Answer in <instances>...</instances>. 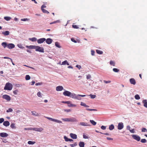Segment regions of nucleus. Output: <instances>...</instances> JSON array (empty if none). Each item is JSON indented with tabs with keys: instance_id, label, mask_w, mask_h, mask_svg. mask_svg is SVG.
Listing matches in <instances>:
<instances>
[{
	"instance_id": "1",
	"label": "nucleus",
	"mask_w": 147,
	"mask_h": 147,
	"mask_svg": "<svg viewBox=\"0 0 147 147\" xmlns=\"http://www.w3.org/2000/svg\"><path fill=\"white\" fill-rule=\"evenodd\" d=\"M13 86L9 82L7 83L4 87V90H12Z\"/></svg>"
},
{
	"instance_id": "2",
	"label": "nucleus",
	"mask_w": 147,
	"mask_h": 147,
	"mask_svg": "<svg viewBox=\"0 0 147 147\" xmlns=\"http://www.w3.org/2000/svg\"><path fill=\"white\" fill-rule=\"evenodd\" d=\"M44 117L47 119L53 122H55L59 123H62L61 121L56 119H53L52 118L47 117L46 116H44Z\"/></svg>"
},
{
	"instance_id": "3",
	"label": "nucleus",
	"mask_w": 147,
	"mask_h": 147,
	"mask_svg": "<svg viewBox=\"0 0 147 147\" xmlns=\"http://www.w3.org/2000/svg\"><path fill=\"white\" fill-rule=\"evenodd\" d=\"M35 50L36 51H39L42 53L44 52V49L42 47H40L39 46H36Z\"/></svg>"
},
{
	"instance_id": "4",
	"label": "nucleus",
	"mask_w": 147,
	"mask_h": 147,
	"mask_svg": "<svg viewBox=\"0 0 147 147\" xmlns=\"http://www.w3.org/2000/svg\"><path fill=\"white\" fill-rule=\"evenodd\" d=\"M2 98L3 99L6 100L7 101H10L11 100L10 97L7 94L3 95L2 96Z\"/></svg>"
},
{
	"instance_id": "5",
	"label": "nucleus",
	"mask_w": 147,
	"mask_h": 147,
	"mask_svg": "<svg viewBox=\"0 0 147 147\" xmlns=\"http://www.w3.org/2000/svg\"><path fill=\"white\" fill-rule=\"evenodd\" d=\"M124 127L123 123L122 122H120L118 123L117 128L119 130L122 129Z\"/></svg>"
},
{
	"instance_id": "6",
	"label": "nucleus",
	"mask_w": 147,
	"mask_h": 147,
	"mask_svg": "<svg viewBox=\"0 0 147 147\" xmlns=\"http://www.w3.org/2000/svg\"><path fill=\"white\" fill-rule=\"evenodd\" d=\"M132 138L135 140H136L138 141L140 140V136L137 135H132Z\"/></svg>"
},
{
	"instance_id": "7",
	"label": "nucleus",
	"mask_w": 147,
	"mask_h": 147,
	"mask_svg": "<svg viewBox=\"0 0 147 147\" xmlns=\"http://www.w3.org/2000/svg\"><path fill=\"white\" fill-rule=\"evenodd\" d=\"M71 92L68 91H65L63 92V94L65 96L69 97L70 96Z\"/></svg>"
},
{
	"instance_id": "8",
	"label": "nucleus",
	"mask_w": 147,
	"mask_h": 147,
	"mask_svg": "<svg viewBox=\"0 0 147 147\" xmlns=\"http://www.w3.org/2000/svg\"><path fill=\"white\" fill-rule=\"evenodd\" d=\"M45 40H46V39L45 38H40L37 40V42L38 44H41Z\"/></svg>"
},
{
	"instance_id": "9",
	"label": "nucleus",
	"mask_w": 147,
	"mask_h": 147,
	"mask_svg": "<svg viewBox=\"0 0 147 147\" xmlns=\"http://www.w3.org/2000/svg\"><path fill=\"white\" fill-rule=\"evenodd\" d=\"M86 95H80V94H78L76 96V97H75V99L78 100H80L81 99V98L80 97V96L81 97H84Z\"/></svg>"
},
{
	"instance_id": "10",
	"label": "nucleus",
	"mask_w": 147,
	"mask_h": 147,
	"mask_svg": "<svg viewBox=\"0 0 147 147\" xmlns=\"http://www.w3.org/2000/svg\"><path fill=\"white\" fill-rule=\"evenodd\" d=\"M63 89V87L62 86H58L56 87V90L57 91H61Z\"/></svg>"
},
{
	"instance_id": "11",
	"label": "nucleus",
	"mask_w": 147,
	"mask_h": 147,
	"mask_svg": "<svg viewBox=\"0 0 147 147\" xmlns=\"http://www.w3.org/2000/svg\"><path fill=\"white\" fill-rule=\"evenodd\" d=\"M47 43L48 44H51L53 42V40L50 38H48L45 40Z\"/></svg>"
},
{
	"instance_id": "12",
	"label": "nucleus",
	"mask_w": 147,
	"mask_h": 147,
	"mask_svg": "<svg viewBox=\"0 0 147 147\" xmlns=\"http://www.w3.org/2000/svg\"><path fill=\"white\" fill-rule=\"evenodd\" d=\"M8 135L6 133L2 132L0 133V136L2 137H7Z\"/></svg>"
},
{
	"instance_id": "13",
	"label": "nucleus",
	"mask_w": 147,
	"mask_h": 147,
	"mask_svg": "<svg viewBox=\"0 0 147 147\" xmlns=\"http://www.w3.org/2000/svg\"><path fill=\"white\" fill-rule=\"evenodd\" d=\"M129 82L131 84L134 85H135L136 84V81L134 78H132L130 79Z\"/></svg>"
},
{
	"instance_id": "14",
	"label": "nucleus",
	"mask_w": 147,
	"mask_h": 147,
	"mask_svg": "<svg viewBox=\"0 0 147 147\" xmlns=\"http://www.w3.org/2000/svg\"><path fill=\"white\" fill-rule=\"evenodd\" d=\"M7 47L9 49H12L15 47V45L13 44H9L7 45Z\"/></svg>"
},
{
	"instance_id": "15",
	"label": "nucleus",
	"mask_w": 147,
	"mask_h": 147,
	"mask_svg": "<svg viewBox=\"0 0 147 147\" xmlns=\"http://www.w3.org/2000/svg\"><path fill=\"white\" fill-rule=\"evenodd\" d=\"M70 136L73 139H76L77 138V136L75 134L71 133L70 134Z\"/></svg>"
},
{
	"instance_id": "16",
	"label": "nucleus",
	"mask_w": 147,
	"mask_h": 147,
	"mask_svg": "<svg viewBox=\"0 0 147 147\" xmlns=\"http://www.w3.org/2000/svg\"><path fill=\"white\" fill-rule=\"evenodd\" d=\"M35 131L40 132L43 130V129L41 127L39 128H35Z\"/></svg>"
},
{
	"instance_id": "17",
	"label": "nucleus",
	"mask_w": 147,
	"mask_h": 147,
	"mask_svg": "<svg viewBox=\"0 0 147 147\" xmlns=\"http://www.w3.org/2000/svg\"><path fill=\"white\" fill-rule=\"evenodd\" d=\"M36 46L35 45H30L29 46H26V47L30 49H35Z\"/></svg>"
},
{
	"instance_id": "18",
	"label": "nucleus",
	"mask_w": 147,
	"mask_h": 147,
	"mask_svg": "<svg viewBox=\"0 0 147 147\" xmlns=\"http://www.w3.org/2000/svg\"><path fill=\"white\" fill-rule=\"evenodd\" d=\"M9 122L8 121H5L3 123V125L6 127L9 126Z\"/></svg>"
},
{
	"instance_id": "19",
	"label": "nucleus",
	"mask_w": 147,
	"mask_h": 147,
	"mask_svg": "<svg viewBox=\"0 0 147 147\" xmlns=\"http://www.w3.org/2000/svg\"><path fill=\"white\" fill-rule=\"evenodd\" d=\"M64 138L66 142H71L73 141V140L71 139L68 138L66 136H65L64 137Z\"/></svg>"
},
{
	"instance_id": "20",
	"label": "nucleus",
	"mask_w": 147,
	"mask_h": 147,
	"mask_svg": "<svg viewBox=\"0 0 147 147\" xmlns=\"http://www.w3.org/2000/svg\"><path fill=\"white\" fill-rule=\"evenodd\" d=\"M10 32L8 31H7L5 32H2V34L4 36H6L9 35V34Z\"/></svg>"
},
{
	"instance_id": "21",
	"label": "nucleus",
	"mask_w": 147,
	"mask_h": 147,
	"mask_svg": "<svg viewBox=\"0 0 147 147\" xmlns=\"http://www.w3.org/2000/svg\"><path fill=\"white\" fill-rule=\"evenodd\" d=\"M80 147H84L85 145L84 143L83 142H80L79 144Z\"/></svg>"
},
{
	"instance_id": "22",
	"label": "nucleus",
	"mask_w": 147,
	"mask_h": 147,
	"mask_svg": "<svg viewBox=\"0 0 147 147\" xmlns=\"http://www.w3.org/2000/svg\"><path fill=\"white\" fill-rule=\"evenodd\" d=\"M76 95L75 94L72 93L71 92L70 96L69 97L75 99L76 98L75 97H76Z\"/></svg>"
},
{
	"instance_id": "23",
	"label": "nucleus",
	"mask_w": 147,
	"mask_h": 147,
	"mask_svg": "<svg viewBox=\"0 0 147 147\" xmlns=\"http://www.w3.org/2000/svg\"><path fill=\"white\" fill-rule=\"evenodd\" d=\"M70 121L76 122L77 121V120L76 118L73 117L72 118H70Z\"/></svg>"
},
{
	"instance_id": "24",
	"label": "nucleus",
	"mask_w": 147,
	"mask_h": 147,
	"mask_svg": "<svg viewBox=\"0 0 147 147\" xmlns=\"http://www.w3.org/2000/svg\"><path fill=\"white\" fill-rule=\"evenodd\" d=\"M69 65V63L67 60H65L64 61H63L61 65Z\"/></svg>"
},
{
	"instance_id": "25",
	"label": "nucleus",
	"mask_w": 147,
	"mask_h": 147,
	"mask_svg": "<svg viewBox=\"0 0 147 147\" xmlns=\"http://www.w3.org/2000/svg\"><path fill=\"white\" fill-rule=\"evenodd\" d=\"M80 105L84 107H88L89 106L83 102H81Z\"/></svg>"
},
{
	"instance_id": "26",
	"label": "nucleus",
	"mask_w": 147,
	"mask_h": 147,
	"mask_svg": "<svg viewBox=\"0 0 147 147\" xmlns=\"http://www.w3.org/2000/svg\"><path fill=\"white\" fill-rule=\"evenodd\" d=\"M142 102L144 103V106L146 108H147V102H146V100H143Z\"/></svg>"
},
{
	"instance_id": "27",
	"label": "nucleus",
	"mask_w": 147,
	"mask_h": 147,
	"mask_svg": "<svg viewBox=\"0 0 147 147\" xmlns=\"http://www.w3.org/2000/svg\"><path fill=\"white\" fill-rule=\"evenodd\" d=\"M1 45L4 48H5L6 47H7V45L5 42H3L1 43Z\"/></svg>"
},
{
	"instance_id": "28",
	"label": "nucleus",
	"mask_w": 147,
	"mask_h": 147,
	"mask_svg": "<svg viewBox=\"0 0 147 147\" xmlns=\"http://www.w3.org/2000/svg\"><path fill=\"white\" fill-rule=\"evenodd\" d=\"M114 128V126L113 124H111L109 126V129L110 130H113Z\"/></svg>"
},
{
	"instance_id": "29",
	"label": "nucleus",
	"mask_w": 147,
	"mask_h": 147,
	"mask_svg": "<svg viewBox=\"0 0 147 147\" xmlns=\"http://www.w3.org/2000/svg\"><path fill=\"white\" fill-rule=\"evenodd\" d=\"M29 40H31L32 42H35L36 40L37 39L36 38L33 37L31 38H29Z\"/></svg>"
},
{
	"instance_id": "30",
	"label": "nucleus",
	"mask_w": 147,
	"mask_h": 147,
	"mask_svg": "<svg viewBox=\"0 0 147 147\" xmlns=\"http://www.w3.org/2000/svg\"><path fill=\"white\" fill-rule=\"evenodd\" d=\"M4 19L6 21H8L10 20L11 19V18L9 17L5 16L4 17Z\"/></svg>"
},
{
	"instance_id": "31",
	"label": "nucleus",
	"mask_w": 147,
	"mask_h": 147,
	"mask_svg": "<svg viewBox=\"0 0 147 147\" xmlns=\"http://www.w3.org/2000/svg\"><path fill=\"white\" fill-rule=\"evenodd\" d=\"M41 9L42 10V12L44 13H49V11H48L47 10H45V9H44V8H41Z\"/></svg>"
},
{
	"instance_id": "32",
	"label": "nucleus",
	"mask_w": 147,
	"mask_h": 147,
	"mask_svg": "<svg viewBox=\"0 0 147 147\" xmlns=\"http://www.w3.org/2000/svg\"><path fill=\"white\" fill-rule=\"evenodd\" d=\"M80 125L82 126H88L87 123L85 122H80Z\"/></svg>"
},
{
	"instance_id": "33",
	"label": "nucleus",
	"mask_w": 147,
	"mask_h": 147,
	"mask_svg": "<svg viewBox=\"0 0 147 147\" xmlns=\"http://www.w3.org/2000/svg\"><path fill=\"white\" fill-rule=\"evenodd\" d=\"M90 121L94 125H95L96 124V123L93 120H90Z\"/></svg>"
},
{
	"instance_id": "34",
	"label": "nucleus",
	"mask_w": 147,
	"mask_h": 147,
	"mask_svg": "<svg viewBox=\"0 0 147 147\" xmlns=\"http://www.w3.org/2000/svg\"><path fill=\"white\" fill-rule=\"evenodd\" d=\"M62 120L65 121H70V118L62 119Z\"/></svg>"
},
{
	"instance_id": "35",
	"label": "nucleus",
	"mask_w": 147,
	"mask_h": 147,
	"mask_svg": "<svg viewBox=\"0 0 147 147\" xmlns=\"http://www.w3.org/2000/svg\"><path fill=\"white\" fill-rule=\"evenodd\" d=\"M110 64L111 65H113V66H115V63L114 61L111 60L110 62Z\"/></svg>"
},
{
	"instance_id": "36",
	"label": "nucleus",
	"mask_w": 147,
	"mask_h": 147,
	"mask_svg": "<svg viewBox=\"0 0 147 147\" xmlns=\"http://www.w3.org/2000/svg\"><path fill=\"white\" fill-rule=\"evenodd\" d=\"M55 45L56 47L59 48H60L61 47L59 43L58 42H56L55 43Z\"/></svg>"
},
{
	"instance_id": "37",
	"label": "nucleus",
	"mask_w": 147,
	"mask_h": 147,
	"mask_svg": "<svg viewBox=\"0 0 147 147\" xmlns=\"http://www.w3.org/2000/svg\"><path fill=\"white\" fill-rule=\"evenodd\" d=\"M68 106L69 107H76V105L75 104H71L70 102V103L69 104Z\"/></svg>"
},
{
	"instance_id": "38",
	"label": "nucleus",
	"mask_w": 147,
	"mask_h": 147,
	"mask_svg": "<svg viewBox=\"0 0 147 147\" xmlns=\"http://www.w3.org/2000/svg\"><path fill=\"white\" fill-rule=\"evenodd\" d=\"M30 79V77L29 75H26L25 77V79L26 80H28Z\"/></svg>"
},
{
	"instance_id": "39",
	"label": "nucleus",
	"mask_w": 147,
	"mask_h": 147,
	"mask_svg": "<svg viewBox=\"0 0 147 147\" xmlns=\"http://www.w3.org/2000/svg\"><path fill=\"white\" fill-rule=\"evenodd\" d=\"M35 143V142L32 141H29L28 142V144H33Z\"/></svg>"
},
{
	"instance_id": "40",
	"label": "nucleus",
	"mask_w": 147,
	"mask_h": 147,
	"mask_svg": "<svg viewBox=\"0 0 147 147\" xmlns=\"http://www.w3.org/2000/svg\"><path fill=\"white\" fill-rule=\"evenodd\" d=\"M113 71L115 72H118L119 71V70L117 68H114L113 69Z\"/></svg>"
},
{
	"instance_id": "41",
	"label": "nucleus",
	"mask_w": 147,
	"mask_h": 147,
	"mask_svg": "<svg viewBox=\"0 0 147 147\" xmlns=\"http://www.w3.org/2000/svg\"><path fill=\"white\" fill-rule=\"evenodd\" d=\"M10 127L12 129H16V127L15 126V123H12L10 125Z\"/></svg>"
},
{
	"instance_id": "42",
	"label": "nucleus",
	"mask_w": 147,
	"mask_h": 147,
	"mask_svg": "<svg viewBox=\"0 0 147 147\" xmlns=\"http://www.w3.org/2000/svg\"><path fill=\"white\" fill-rule=\"evenodd\" d=\"M96 52L97 53L100 54H102L103 53V52L102 51L98 50H96Z\"/></svg>"
},
{
	"instance_id": "43",
	"label": "nucleus",
	"mask_w": 147,
	"mask_h": 147,
	"mask_svg": "<svg viewBox=\"0 0 147 147\" xmlns=\"http://www.w3.org/2000/svg\"><path fill=\"white\" fill-rule=\"evenodd\" d=\"M135 98L136 99L139 100L140 98L138 94H136L135 96Z\"/></svg>"
},
{
	"instance_id": "44",
	"label": "nucleus",
	"mask_w": 147,
	"mask_h": 147,
	"mask_svg": "<svg viewBox=\"0 0 147 147\" xmlns=\"http://www.w3.org/2000/svg\"><path fill=\"white\" fill-rule=\"evenodd\" d=\"M86 110L88 111H97V110L94 109H90L88 108L86 109Z\"/></svg>"
},
{
	"instance_id": "45",
	"label": "nucleus",
	"mask_w": 147,
	"mask_h": 147,
	"mask_svg": "<svg viewBox=\"0 0 147 147\" xmlns=\"http://www.w3.org/2000/svg\"><path fill=\"white\" fill-rule=\"evenodd\" d=\"M77 145V144L76 142H75V143H74V144H70V146L71 147H74L75 146H76Z\"/></svg>"
},
{
	"instance_id": "46",
	"label": "nucleus",
	"mask_w": 147,
	"mask_h": 147,
	"mask_svg": "<svg viewBox=\"0 0 147 147\" xmlns=\"http://www.w3.org/2000/svg\"><path fill=\"white\" fill-rule=\"evenodd\" d=\"M147 141L146 139H141V142L143 143H145Z\"/></svg>"
},
{
	"instance_id": "47",
	"label": "nucleus",
	"mask_w": 147,
	"mask_h": 147,
	"mask_svg": "<svg viewBox=\"0 0 147 147\" xmlns=\"http://www.w3.org/2000/svg\"><path fill=\"white\" fill-rule=\"evenodd\" d=\"M31 113H32V115H35L36 116H38L39 114L38 113L36 114V113L35 112L32 111Z\"/></svg>"
},
{
	"instance_id": "48",
	"label": "nucleus",
	"mask_w": 147,
	"mask_h": 147,
	"mask_svg": "<svg viewBox=\"0 0 147 147\" xmlns=\"http://www.w3.org/2000/svg\"><path fill=\"white\" fill-rule=\"evenodd\" d=\"M72 27L74 28L75 29H78V28H79L78 26L75 25H73L72 26Z\"/></svg>"
},
{
	"instance_id": "49",
	"label": "nucleus",
	"mask_w": 147,
	"mask_h": 147,
	"mask_svg": "<svg viewBox=\"0 0 147 147\" xmlns=\"http://www.w3.org/2000/svg\"><path fill=\"white\" fill-rule=\"evenodd\" d=\"M90 96L91 97V98L92 99L95 98L96 96L95 95H93L92 94H90Z\"/></svg>"
},
{
	"instance_id": "50",
	"label": "nucleus",
	"mask_w": 147,
	"mask_h": 147,
	"mask_svg": "<svg viewBox=\"0 0 147 147\" xmlns=\"http://www.w3.org/2000/svg\"><path fill=\"white\" fill-rule=\"evenodd\" d=\"M13 111V109L11 108H9L8 110H7L6 112H12Z\"/></svg>"
},
{
	"instance_id": "51",
	"label": "nucleus",
	"mask_w": 147,
	"mask_h": 147,
	"mask_svg": "<svg viewBox=\"0 0 147 147\" xmlns=\"http://www.w3.org/2000/svg\"><path fill=\"white\" fill-rule=\"evenodd\" d=\"M142 132H147V129L144 128H143L142 129Z\"/></svg>"
},
{
	"instance_id": "52",
	"label": "nucleus",
	"mask_w": 147,
	"mask_h": 147,
	"mask_svg": "<svg viewBox=\"0 0 147 147\" xmlns=\"http://www.w3.org/2000/svg\"><path fill=\"white\" fill-rule=\"evenodd\" d=\"M83 138L84 139H88L89 138L88 136L86 135H85V134H83Z\"/></svg>"
},
{
	"instance_id": "53",
	"label": "nucleus",
	"mask_w": 147,
	"mask_h": 147,
	"mask_svg": "<svg viewBox=\"0 0 147 147\" xmlns=\"http://www.w3.org/2000/svg\"><path fill=\"white\" fill-rule=\"evenodd\" d=\"M91 76L90 75L88 74L86 76V78L87 79H90L91 78Z\"/></svg>"
},
{
	"instance_id": "54",
	"label": "nucleus",
	"mask_w": 147,
	"mask_h": 147,
	"mask_svg": "<svg viewBox=\"0 0 147 147\" xmlns=\"http://www.w3.org/2000/svg\"><path fill=\"white\" fill-rule=\"evenodd\" d=\"M42 82H39L38 83H36L35 84V85L36 86H38V85H42Z\"/></svg>"
},
{
	"instance_id": "55",
	"label": "nucleus",
	"mask_w": 147,
	"mask_h": 147,
	"mask_svg": "<svg viewBox=\"0 0 147 147\" xmlns=\"http://www.w3.org/2000/svg\"><path fill=\"white\" fill-rule=\"evenodd\" d=\"M37 95L39 97H41V93L40 92H38Z\"/></svg>"
},
{
	"instance_id": "56",
	"label": "nucleus",
	"mask_w": 147,
	"mask_h": 147,
	"mask_svg": "<svg viewBox=\"0 0 147 147\" xmlns=\"http://www.w3.org/2000/svg\"><path fill=\"white\" fill-rule=\"evenodd\" d=\"M76 67L78 68L79 69H80L81 68V66L79 65H77L76 66Z\"/></svg>"
},
{
	"instance_id": "57",
	"label": "nucleus",
	"mask_w": 147,
	"mask_h": 147,
	"mask_svg": "<svg viewBox=\"0 0 147 147\" xmlns=\"http://www.w3.org/2000/svg\"><path fill=\"white\" fill-rule=\"evenodd\" d=\"M4 121V119L3 118L0 119V123H2Z\"/></svg>"
},
{
	"instance_id": "58",
	"label": "nucleus",
	"mask_w": 147,
	"mask_h": 147,
	"mask_svg": "<svg viewBox=\"0 0 147 147\" xmlns=\"http://www.w3.org/2000/svg\"><path fill=\"white\" fill-rule=\"evenodd\" d=\"M106 127L102 125L101 126V128L102 129L105 130L106 129Z\"/></svg>"
},
{
	"instance_id": "59",
	"label": "nucleus",
	"mask_w": 147,
	"mask_h": 147,
	"mask_svg": "<svg viewBox=\"0 0 147 147\" xmlns=\"http://www.w3.org/2000/svg\"><path fill=\"white\" fill-rule=\"evenodd\" d=\"M104 82L106 84L107 83H110L111 82L109 80V81H106V80H104Z\"/></svg>"
},
{
	"instance_id": "60",
	"label": "nucleus",
	"mask_w": 147,
	"mask_h": 147,
	"mask_svg": "<svg viewBox=\"0 0 147 147\" xmlns=\"http://www.w3.org/2000/svg\"><path fill=\"white\" fill-rule=\"evenodd\" d=\"M131 133H135V131H134V129H130L129 131Z\"/></svg>"
},
{
	"instance_id": "61",
	"label": "nucleus",
	"mask_w": 147,
	"mask_h": 147,
	"mask_svg": "<svg viewBox=\"0 0 147 147\" xmlns=\"http://www.w3.org/2000/svg\"><path fill=\"white\" fill-rule=\"evenodd\" d=\"M131 129V127L129 125H127V129L128 130H130Z\"/></svg>"
},
{
	"instance_id": "62",
	"label": "nucleus",
	"mask_w": 147,
	"mask_h": 147,
	"mask_svg": "<svg viewBox=\"0 0 147 147\" xmlns=\"http://www.w3.org/2000/svg\"><path fill=\"white\" fill-rule=\"evenodd\" d=\"M71 41H72V42H74L75 43L77 42V41H76V40H74L73 38H71Z\"/></svg>"
},
{
	"instance_id": "63",
	"label": "nucleus",
	"mask_w": 147,
	"mask_h": 147,
	"mask_svg": "<svg viewBox=\"0 0 147 147\" xmlns=\"http://www.w3.org/2000/svg\"><path fill=\"white\" fill-rule=\"evenodd\" d=\"M28 20L27 18H24L22 19H21V20L22 21H27Z\"/></svg>"
},
{
	"instance_id": "64",
	"label": "nucleus",
	"mask_w": 147,
	"mask_h": 147,
	"mask_svg": "<svg viewBox=\"0 0 147 147\" xmlns=\"http://www.w3.org/2000/svg\"><path fill=\"white\" fill-rule=\"evenodd\" d=\"M94 53H95V52L94 51L91 50V54L92 55H94Z\"/></svg>"
}]
</instances>
